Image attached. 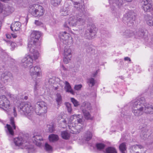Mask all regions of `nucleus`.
Instances as JSON below:
<instances>
[{
    "instance_id": "obj_6",
    "label": "nucleus",
    "mask_w": 153,
    "mask_h": 153,
    "mask_svg": "<svg viewBox=\"0 0 153 153\" xmlns=\"http://www.w3.org/2000/svg\"><path fill=\"white\" fill-rule=\"evenodd\" d=\"M29 12L33 16L39 18L43 15L45 11L42 6L34 4L30 5Z\"/></svg>"
},
{
    "instance_id": "obj_12",
    "label": "nucleus",
    "mask_w": 153,
    "mask_h": 153,
    "mask_svg": "<svg viewBox=\"0 0 153 153\" xmlns=\"http://www.w3.org/2000/svg\"><path fill=\"white\" fill-rule=\"evenodd\" d=\"M133 17V13L129 11L125 14L123 18L126 21L128 26L132 27H133L134 25Z\"/></svg>"
},
{
    "instance_id": "obj_44",
    "label": "nucleus",
    "mask_w": 153,
    "mask_h": 153,
    "mask_svg": "<svg viewBox=\"0 0 153 153\" xmlns=\"http://www.w3.org/2000/svg\"><path fill=\"white\" fill-rule=\"evenodd\" d=\"M45 148L46 150L47 151H51L52 150V148L51 146L49 145L47 143H46L45 144Z\"/></svg>"
},
{
    "instance_id": "obj_14",
    "label": "nucleus",
    "mask_w": 153,
    "mask_h": 153,
    "mask_svg": "<svg viewBox=\"0 0 153 153\" xmlns=\"http://www.w3.org/2000/svg\"><path fill=\"white\" fill-rule=\"evenodd\" d=\"M29 72L31 76H40L42 74L41 70L40 67L37 66L30 67Z\"/></svg>"
},
{
    "instance_id": "obj_35",
    "label": "nucleus",
    "mask_w": 153,
    "mask_h": 153,
    "mask_svg": "<svg viewBox=\"0 0 153 153\" xmlns=\"http://www.w3.org/2000/svg\"><path fill=\"white\" fill-rule=\"evenodd\" d=\"M119 149L122 153H125V152L126 150V147L125 143H123L119 146Z\"/></svg>"
},
{
    "instance_id": "obj_38",
    "label": "nucleus",
    "mask_w": 153,
    "mask_h": 153,
    "mask_svg": "<svg viewBox=\"0 0 153 153\" xmlns=\"http://www.w3.org/2000/svg\"><path fill=\"white\" fill-rule=\"evenodd\" d=\"M92 134L89 131H88L85 135V137L87 141H89L92 137Z\"/></svg>"
},
{
    "instance_id": "obj_52",
    "label": "nucleus",
    "mask_w": 153,
    "mask_h": 153,
    "mask_svg": "<svg viewBox=\"0 0 153 153\" xmlns=\"http://www.w3.org/2000/svg\"><path fill=\"white\" fill-rule=\"evenodd\" d=\"M4 7L2 4L0 3V13H3Z\"/></svg>"
},
{
    "instance_id": "obj_22",
    "label": "nucleus",
    "mask_w": 153,
    "mask_h": 153,
    "mask_svg": "<svg viewBox=\"0 0 153 153\" xmlns=\"http://www.w3.org/2000/svg\"><path fill=\"white\" fill-rule=\"evenodd\" d=\"M144 18L145 21L147 25L150 26H153V17L147 15L145 16Z\"/></svg>"
},
{
    "instance_id": "obj_24",
    "label": "nucleus",
    "mask_w": 153,
    "mask_h": 153,
    "mask_svg": "<svg viewBox=\"0 0 153 153\" xmlns=\"http://www.w3.org/2000/svg\"><path fill=\"white\" fill-rule=\"evenodd\" d=\"M65 86L64 87L65 89L66 92H69L72 94H74V91L71 88V87L69 83L65 81Z\"/></svg>"
},
{
    "instance_id": "obj_37",
    "label": "nucleus",
    "mask_w": 153,
    "mask_h": 153,
    "mask_svg": "<svg viewBox=\"0 0 153 153\" xmlns=\"http://www.w3.org/2000/svg\"><path fill=\"white\" fill-rule=\"evenodd\" d=\"M105 146L104 144L101 143H97L96 145L97 149L99 150H101L103 149Z\"/></svg>"
},
{
    "instance_id": "obj_64",
    "label": "nucleus",
    "mask_w": 153,
    "mask_h": 153,
    "mask_svg": "<svg viewBox=\"0 0 153 153\" xmlns=\"http://www.w3.org/2000/svg\"><path fill=\"white\" fill-rule=\"evenodd\" d=\"M62 122H63L64 123H65V124H66V120L65 119L64 120H63Z\"/></svg>"
},
{
    "instance_id": "obj_20",
    "label": "nucleus",
    "mask_w": 153,
    "mask_h": 153,
    "mask_svg": "<svg viewBox=\"0 0 153 153\" xmlns=\"http://www.w3.org/2000/svg\"><path fill=\"white\" fill-rule=\"evenodd\" d=\"M21 26V24L19 22H16L12 23L10 28L13 31L19 30Z\"/></svg>"
},
{
    "instance_id": "obj_21",
    "label": "nucleus",
    "mask_w": 153,
    "mask_h": 153,
    "mask_svg": "<svg viewBox=\"0 0 153 153\" xmlns=\"http://www.w3.org/2000/svg\"><path fill=\"white\" fill-rule=\"evenodd\" d=\"M59 37L63 41H68L70 36V34L66 31L61 32L59 34Z\"/></svg>"
},
{
    "instance_id": "obj_56",
    "label": "nucleus",
    "mask_w": 153,
    "mask_h": 153,
    "mask_svg": "<svg viewBox=\"0 0 153 153\" xmlns=\"http://www.w3.org/2000/svg\"><path fill=\"white\" fill-rule=\"evenodd\" d=\"M13 112L14 113V116L16 117L17 116V114L16 112V107H14L13 109Z\"/></svg>"
},
{
    "instance_id": "obj_31",
    "label": "nucleus",
    "mask_w": 153,
    "mask_h": 153,
    "mask_svg": "<svg viewBox=\"0 0 153 153\" xmlns=\"http://www.w3.org/2000/svg\"><path fill=\"white\" fill-rule=\"evenodd\" d=\"M136 35H137L138 36L144 39L146 38L147 36L146 35H145V32L143 29H141L138 32L137 31L136 33Z\"/></svg>"
},
{
    "instance_id": "obj_5",
    "label": "nucleus",
    "mask_w": 153,
    "mask_h": 153,
    "mask_svg": "<svg viewBox=\"0 0 153 153\" xmlns=\"http://www.w3.org/2000/svg\"><path fill=\"white\" fill-rule=\"evenodd\" d=\"M79 115L74 114L71 116L69 119L68 123L69 125H68V126L73 131L72 128H74L75 127L76 129L78 130L77 131L79 132L82 128L83 126L82 120V118L79 117Z\"/></svg>"
},
{
    "instance_id": "obj_57",
    "label": "nucleus",
    "mask_w": 153,
    "mask_h": 153,
    "mask_svg": "<svg viewBox=\"0 0 153 153\" xmlns=\"http://www.w3.org/2000/svg\"><path fill=\"white\" fill-rule=\"evenodd\" d=\"M124 60L128 62H130L131 61L130 59L128 57H125L124 58Z\"/></svg>"
},
{
    "instance_id": "obj_48",
    "label": "nucleus",
    "mask_w": 153,
    "mask_h": 153,
    "mask_svg": "<svg viewBox=\"0 0 153 153\" xmlns=\"http://www.w3.org/2000/svg\"><path fill=\"white\" fill-rule=\"evenodd\" d=\"M48 131L50 133L52 132L54 130V126L52 125L48 126Z\"/></svg>"
},
{
    "instance_id": "obj_7",
    "label": "nucleus",
    "mask_w": 153,
    "mask_h": 153,
    "mask_svg": "<svg viewBox=\"0 0 153 153\" xmlns=\"http://www.w3.org/2000/svg\"><path fill=\"white\" fill-rule=\"evenodd\" d=\"M144 97H138L135 99L134 101V115L139 116L142 115L143 113L144 106Z\"/></svg>"
},
{
    "instance_id": "obj_1",
    "label": "nucleus",
    "mask_w": 153,
    "mask_h": 153,
    "mask_svg": "<svg viewBox=\"0 0 153 153\" xmlns=\"http://www.w3.org/2000/svg\"><path fill=\"white\" fill-rule=\"evenodd\" d=\"M73 4L74 7L79 11V15L80 17L77 18L75 16L71 17L64 23V27L68 28V30L71 27H75L76 25H84L87 18L84 6L80 5V4L77 2H74Z\"/></svg>"
},
{
    "instance_id": "obj_51",
    "label": "nucleus",
    "mask_w": 153,
    "mask_h": 153,
    "mask_svg": "<svg viewBox=\"0 0 153 153\" xmlns=\"http://www.w3.org/2000/svg\"><path fill=\"white\" fill-rule=\"evenodd\" d=\"M35 24L37 26H40L42 24V23L39 20H35Z\"/></svg>"
},
{
    "instance_id": "obj_60",
    "label": "nucleus",
    "mask_w": 153,
    "mask_h": 153,
    "mask_svg": "<svg viewBox=\"0 0 153 153\" xmlns=\"http://www.w3.org/2000/svg\"><path fill=\"white\" fill-rule=\"evenodd\" d=\"M6 37L7 38L10 39L11 38V36L10 34H7L6 35Z\"/></svg>"
},
{
    "instance_id": "obj_17",
    "label": "nucleus",
    "mask_w": 153,
    "mask_h": 153,
    "mask_svg": "<svg viewBox=\"0 0 153 153\" xmlns=\"http://www.w3.org/2000/svg\"><path fill=\"white\" fill-rule=\"evenodd\" d=\"M144 104V106L143 107L144 109V112L147 114H153V105L146 103L145 99Z\"/></svg>"
},
{
    "instance_id": "obj_3",
    "label": "nucleus",
    "mask_w": 153,
    "mask_h": 153,
    "mask_svg": "<svg viewBox=\"0 0 153 153\" xmlns=\"http://www.w3.org/2000/svg\"><path fill=\"white\" fill-rule=\"evenodd\" d=\"M19 112L32 121L34 119L33 107L29 102H22L18 107Z\"/></svg>"
},
{
    "instance_id": "obj_55",
    "label": "nucleus",
    "mask_w": 153,
    "mask_h": 153,
    "mask_svg": "<svg viewBox=\"0 0 153 153\" xmlns=\"http://www.w3.org/2000/svg\"><path fill=\"white\" fill-rule=\"evenodd\" d=\"M136 66L137 67V68H136L137 69L136 70V72L137 73H140L141 71L140 68L138 66Z\"/></svg>"
},
{
    "instance_id": "obj_32",
    "label": "nucleus",
    "mask_w": 153,
    "mask_h": 153,
    "mask_svg": "<svg viewBox=\"0 0 153 153\" xmlns=\"http://www.w3.org/2000/svg\"><path fill=\"white\" fill-rule=\"evenodd\" d=\"M105 153H117L116 149L113 147H109L107 148L105 151Z\"/></svg>"
},
{
    "instance_id": "obj_54",
    "label": "nucleus",
    "mask_w": 153,
    "mask_h": 153,
    "mask_svg": "<svg viewBox=\"0 0 153 153\" xmlns=\"http://www.w3.org/2000/svg\"><path fill=\"white\" fill-rule=\"evenodd\" d=\"M7 96L9 97L10 98L13 99V98H14V95L12 94H11L10 93H7Z\"/></svg>"
},
{
    "instance_id": "obj_59",
    "label": "nucleus",
    "mask_w": 153,
    "mask_h": 153,
    "mask_svg": "<svg viewBox=\"0 0 153 153\" xmlns=\"http://www.w3.org/2000/svg\"><path fill=\"white\" fill-rule=\"evenodd\" d=\"M49 83H54V81L53 79H50L49 80Z\"/></svg>"
},
{
    "instance_id": "obj_47",
    "label": "nucleus",
    "mask_w": 153,
    "mask_h": 153,
    "mask_svg": "<svg viewBox=\"0 0 153 153\" xmlns=\"http://www.w3.org/2000/svg\"><path fill=\"white\" fill-rule=\"evenodd\" d=\"M82 87V85L81 84L75 85L74 87V89L75 90L79 91L81 90Z\"/></svg>"
},
{
    "instance_id": "obj_13",
    "label": "nucleus",
    "mask_w": 153,
    "mask_h": 153,
    "mask_svg": "<svg viewBox=\"0 0 153 153\" xmlns=\"http://www.w3.org/2000/svg\"><path fill=\"white\" fill-rule=\"evenodd\" d=\"M94 25L88 26V30L85 31V35L88 39L93 38L96 35V31Z\"/></svg>"
},
{
    "instance_id": "obj_18",
    "label": "nucleus",
    "mask_w": 153,
    "mask_h": 153,
    "mask_svg": "<svg viewBox=\"0 0 153 153\" xmlns=\"http://www.w3.org/2000/svg\"><path fill=\"white\" fill-rule=\"evenodd\" d=\"M32 140L34 144L37 146H40L42 144L41 141L42 140V138L39 134L35 133L33 137Z\"/></svg>"
},
{
    "instance_id": "obj_25",
    "label": "nucleus",
    "mask_w": 153,
    "mask_h": 153,
    "mask_svg": "<svg viewBox=\"0 0 153 153\" xmlns=\"http://www.w3.org/2000/svg\"><path fill=\"white\" fill-rule=\"evenodd\" d=\"M120 34L126 37H130L133 36L134 34L133 30H127L123 32H121Z\"/></svg>"
},
{
    "instance_id": "obj_63",
    "label": "nucleus",
    "mask_w": 153,
    "mask_h": 153,
    "mask_svg": "<svg viewBox=\"0 0 153 153\" xmlns=\"http://www.w3.org/2000/svg\"><path fill=\"white\" fill-rule=\"evenodd\" d=\"M28 97L27 96H25V97H24V99L25 100H27L28 99Z\"/></svg>"
},
{
    "instance_id": "obj_4",
    "label": "nucleus",
    "mask_w": 153,
    "mask_h": 153,
    "mask_svg": "<svg viewBox=\"0 0 153 153\" xmlns=\"http://www.w3.org/2000/svg\"><path fill=\"white\" fill-rule=\"evenodd\" d=\"M27 139L28 137H19L15 138L14 142L16 146H21L22 148L25 149L28 153L33 152L34 150L33 146L27 141Z\"/></svg>"
},
{
    "instance_id": "obj_45",
    "label": "nucleus",
    "mask_w": 153,
    "mask_h": 153,
    "mask_svg": "<svg viewBox=\"0 0 153 153\" xmlns=\"http://www.w3.org/2000/svg\"><path fill=\"white\" fill-rule=\"evenodd\" d=\"M10 123L11 126H13L14 129H15L16 126L15 124V122L14 121V119L13 117H11L10 119Z\"/></svg>"
},
{
    "instance_id": "obj_58",
    "label": "nucleus",
    "mask_w": 153,
    "mask_h": 153,
    "mask_svg": "<svg viewBox=\"0 0 153 153\" xmlns=\"http://www.w3.org/2000/svg\"><path fill=\"white\" fill-rule=\"evenodd\" d=\"M4 85L0 82V90H4Z\"/></svg>"
},
{
    "instance_id": "obj_34",
    "label": "nucleus",
    "mask_w": 153,
    "mask_h": 153,
    "mask_svg": "<svg viewBox=\"0 0 153 153\" xmlns=\"http://www.w3.org/2000/svg\"><path fill=\"white\" fill-rule=\"evenodd\" d=\"M56 101L58 105H60L62 102V98L60 94L57 93L56 95Z\"/></svg>"
},
{
    "instance_id": "obj_43",
    "label": "nucleus",
    "mask_w": 153,
    "mask_h": 153,
    "mask_svg": "<svg viewBox=\"0 0 153 153\" xmlns=\"http://www.w3.org/2000/svg\"><path fill=\"white\" fill-rule=\"evenodd\" d=\"M85 49L86 52L88 53H91L92 51H94V50L89 45H87L85 47Z\"/></svg>"
},
{
    "instance_id": "obj_50",
    "label": "nucleus",
    "mask_w": 153,
    "mask_h": 153,
    "mask_svg": "<svg viewBox=\"0 0 153 153\" xmlns=\"http://www.w3.org/2000/svg\"><path fill=\"white\" fill-rule=\"evenodd\" d=\"M60 70L61 71L63 70L64 71H67V68L65 67L62 64H60Z\"/></svg>"
},
{
    "instance_id": "obj_8",
    "label": "nucleus",
    "mask_w": 153,
    "mask_h": 153,
    "mask_svg": "<svg viewBox=\"0 0 153 153\" xmlns=\"http://www.w3.org/2000/svg\"><path fill=\"white\" fill-rule=\"evenodd\" d=\"M35 111L37 114L41 115L45 113L47 111V104L45 102L40 101L38 102L35 105Z\"/></svg>"
},
{
    "instance_id": "obj_23",
    "label": "nucleus",
    "mask_w": 153,
    "mask_h": 153,
    "mask_svg": "<svg viewBox=\"0 0 153 153\" xmlns=\"http://www.w3.org/2000/svg\"><path fill=\"white\" fill-rule=\"evenodd\" d=\"M70 8V6L66 7L65 5L63 9L61 11V15L63 16H66L68 15L69 13Z\"/></svg>"
},
{
    "instance_id": "obj_33",
    "label": "nucleus",
    "mask_w": 153,
    "mask_h": 153,
    "mask_svg": "<svg viewBox=\"0 0 153 153\" xmlns=\"http://www.w3.org/2000/svg\"><path fill=\"white\" fill-rule=\"evenodd\" d=\"M49 139L50 141H55L58 140V137L56 135L51 134L49 136Z\"/></svg>"
},
{
    "instance_id": "obj_61",
    "label": "nucleus",
    "mask_w": 153,
    "mask_h": 153,
    "mask_svg": "<svg viewBox=\"0 0 153 153\" xmlns=\"http://www.w3.org/2000/svg\"><path fill=\"white\" fill-rule=\"evenodd\" d=\"M11 35H12V36L13 38H15L16 37V35L15 34H12Z\"/></svg>"
},
{
    "instance_id": "obj_40",
    "label": "nucleus",
    "mask_w": 153,
    "mask_h": 153,
    "mask_svg": "<svg viewBox=\"0 0 153 153\" xmlns=\"http://www.w3.org/2000/svg\"><path fill=\"white\" fill-rule=\"evenodd\" d=\"M71 56H64L63 61L64 63L67 64L70 61Z\"/></svg>"
},
{
    "instance_id": "obj_49",
    "label": "nucleus",
    "mask_w": 153,
    "mask_h": 153,
    "mask_svg": "<svg viewBox=\"0 0 153 153\" xmlns=\"http://www.w3.org/2000/svg\"><path fill=\"white\" fill-rule=\"evenodd\" d=\"M143 148V147L140 145H134V149L136 150L137 149H140Z\"/></svg>"
},
{
    "instance_id": "obj_9",
    "label": "nucleus",
    "mask_w": 153,
    "mask_h": 153,
    "mask_svg": "<svg viewBox=\"0 0 153 153\" xmlns=\"http://www.w3.org/2000/svg\"><path fill=\"white\" fill-rule=\"evenodd\" d=\"M30 52L31 53L30 54L26 55L21 60V65L25 68H26L28 67H30L32 65L33 62V60L32 58V56L34 57L35 59H36L38 58V57L37 58H35L33 55V53L30 51Z\"/></svg>"
},
{
    "instance_id": "obj_36",
    "label": "nucleus",
    "mask_w": 153,
    "mask_h": 153,
    "mask_svg": "<svg viewBox=\"0 0 153 153\" xmlns=\"http://www.w3.org/2000/svg\"><path fill=\"white\" fill-rule=\"evenodd\" d=\"M61 136L62 138L65 139H68L69 137V134L67 131H62L61 133Z\"/></svg>"
},
{
    "instance_id": "obj_62",
    "label": "nucleus",
    "mask_w": 153,
    "mask_h": 153,
    "mask_svg": "<svg viewBox=\"0 0 153 153\" xmlns=\"http://www.w3.org/2000/svg\"><path fill=\"white\" fill-rule=\"evenodd\" d=\"M1 1L3 2H7L9 1L10 0H0Z\"/></svg>"
},
{
    "instance_id": "obj_30",
    "label": "nucleus",
    "mask_w": 153,
    "mask_h": 153,
    "mask_svg": "<svg viewBox=\"0 0 153 153\" xmlns=\"http://www.w3.org/2000/svg\"><path fill=\"white\" fill-rule=\"evenodd\" d=\"M87 83L89 87L94 86L96 83V81L93 77L88 78L87 79Z\"/></svg>"
},
{
    "instance_id": "obj_10",
    "label": "nucleus",
    "mask_w": 153,
    "mask_h": 153,
    "mask_svg": "<svg viewBox=\"0 0 153 153\" xmlns=\"http://www.w3.org/2000/svg\"><path fill=\"white\" fill-rule=\"evenodd\" d=\"M11 107L10 102L5 96L4 95L0 96V108L7 111Z\"/></svg>"
},
{
    "instance_id": "obj_46",
    "label": "nucleus",
    "mask_w": 153,
    "mask_h": 153,
    "mask_svg": "<svg viewBox=\"0 0 153 153\" xmlns=\"http://www.w3.org/2000/svg\"><path fill=\"white\" fill-rule=\"evenodd\" d=\"M7 42L9 43L10 44V46H11V49L12 50H13L14 48L16 47V44L13 42H12L10 41H7Z\"/></svg>"
},
{
    "instance_id": "obj_27",
    "label": "nucleus",
    "mask_w": 153,
    "mask_h": 153,
    "mask_svg": "<svg viewBox=\"0 0 153 153\" xmlns=\"http://www.w3.org/2000/svg\"><path fill=\"white\" fill-rule=\"evenodd\" d=\"M14 10L13 7L7 6L4 7L3 14H8L12 13Z\"/></svg>"
},
{
    "instance_id": "obj_19",
    "label": "nucleus",
    "mask_w": 153,
    "mask_h": 153,
    "mask_svg": "<svg viewBox=\"0 0 153 153\" xmlns=\"http://www.w3.org/2000/svg\"><path fill=\"white\" fill-rule=\"evenodd\" d=\"M141 132L140 133L141 138L144 140H145L147 137V133L148 131V128L146 125H144L142 128H141Z\"/></svg>"
},
{
    "instance_id": "obj_29",
    "label": "nucleus",
    "mask_w": 153,
    "mask_h": 153,
    "mask_svg": "<svg viewBox=\"0 0 153 153\" xmlns=\"http://www.w3.org/2000/svg\"><path fill=\"white\" fill-rule=\"evenodd\" d=\"M5 127L7 128L6 132L7 134L13 136L14 134V133L11 126L10 125L7 124Z\"/></svg>"
},
{
    "instance_id": "obj_2",
    "label": "nucleus",
    "mask_w": 153,
    "mask_h": 153,
    "mask_svg": "<svg viewBox=\"0 0 153 153\" xmlns=\"http://www.w3.org/2000/svg\"><path fill=\"white\" fill-rule=\"evenodd\" d=\"M41 36L40 32L39 31H33L30 36V39L29 40L28 45V48L29 51L33 53L35 58H37L39 56V53L34 49L36 42Z\"/></svg>"
},
{
    "instance_id": "obj_41",
    "label": "nucleus",
    "mask_w": 153,
    "mask_h": 153,
    "mask_svg": "<svg viewBox=\"0 0 153 153\" xmlns=\"http://www.w3.org/2000/svg\"><path fill=\"white\" fill-rule=\"evenodd\" d=\"M65 105L67 108L68 112L69 113H71L72 112V109L71 104L69 102H66Z\"/></svg>"
},
{
    "instance_id": "obj_11",
    "label": "nucleus",
    "mask_w": 153,
    "mask_h": 153,
    "mask_svg": "<svg viewBox=\"0 0 153 153\" xmlns=\"http://www.w3.org/2000/svg\"><path fill=\"white\" fill-rule=\"evenodd\" d=\"M141 7L145 12H149L153 10L151 0H142Z\"/></svg>"
},
{
    "instance_id": "obj_26",
    "label": "nucleus",
    "mask_w": 153,
    "mask_h": 153,
    "mask_svg": "<svg viewBox=\"0 0 153 153\" xmlns=\"http://www.w3.org/2000/svg\"><path fill=\"white\" fill-rule=\"evenodd\" d=\"M63 55L65 56H71V50L68 46L65 47L64 49Z\"/></svg>"
},
{
    "instance_id": "obj_53",
    "label": "nucleus",
    "mask_w": 153,
    "mask_h": 153,
    "mask_svg": "<svg viewBox=\"0 0 153 153\" xmlns=\"http://www.w3.org/2000/svg\"><path fill=\"white\" fill-rule=\"evenodd\" d=\"M98 72V70H97L95 72L92 74L91 76L93 77H95L97 75Z\"/></svg>"
},
{
    "instance_id": "obj_16",
    "label": "nucleus",
    "mask_w": 153,
    "mask_h": 153,
    "mask_svg": "<svg viewBox=\"0 0 153 153\" xmlns=\"http://www.w3.org/2000/svg\"><path fill=\"white\" fill-rule=\"evenodd\" d=\"M12 77V74L9 71H6L2 73L1 76V79L4 83H5L9 81Z\"/></svg>"
},
{
    "instance_id": "obj_42",
    "label": "nucleus",
    "mask_w": 153,
    "mask_h": 153,
    "mask_svg": "<svg viewBox=\"0 0 153 153\" xmlns=\"http://www.w3.org/2000/svg\"><path fill=\"white\" fill-rule=\"evenodd\" d=\"M71 101L73 104L74 106L77 107L79 105L78 102L74 98H71Z\"/></svg>"
},
{
    "instance_id": "obj_28",
    "label": "nucleus",
    "mask_w": 153,
    "mask_h": 153,
    "mask_svg": "<svg viewBox=\"0 0 153 153\" xmlns=\"http://www.w3.org/2000/svg\"><path fill=\"white\" fill-rule=\"evenodd\" d=\"M82 112L85 118L88 120H92L93 117L89 113V112L86 110L83 109Z\"/></svg>"
},
{
    "instance_id": "obj_39",
    "label": "nucleus",
    "mask_w": 153,
    "mask_h": 153,
    "mask_svg": "<svg viewBox=\"0 0 153 153\" xmlns=\"http://www.w3.org/2000/svg\"><path fill=\"white\" fill-rule=\"evenodd\" d=\"M62 0H51V4L54 6L56 7L60 4Z\"/></svg>"
},
{
    "instance_id": "obj_15",
    "label": "nucleus",
    "mask_w": 153,
    "mask_h": 153,
    "mask_svg": "<svg viewBox=\"0 0 153 153\" xmlns=\"http://www.w3.org/2000/svg\"><path fill=\"white\" fill-rule=\"evenodd\" d=\"M109 3L112 11H116L117 8V7H119L121 6L123 4V0H110Z\"/></svg>"
}]
</instances>
